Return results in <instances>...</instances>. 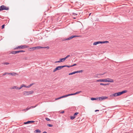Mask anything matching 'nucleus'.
<instances>
[{
  "label": "nucleus",
  "instance_id": "1",
  "mask_svg": "<svg viewBox=\"0 0 133 133\" xmlns=\"http://www.w3.org/2000/svg\"><path fill=\"white\" fill-rule=\"evenodd\" d=\"M34 92V91H24L23 92V95L26 96L28 95L32 94Z\"/></svg>",
  "mask_w": 133,
  "mask_h": 133
},
{
  "label": "nucleus",
  "instance_id": "23",
  "mask_svg": "<svg viewBox=\"0 0 133 133\" xmlns=\"http://www.w3.org/2000/svg\"><path fill=\"white\" fill-rule=\"evenodd\" d=\"M81 92H82V91H79L77 92H76V93H74L75 94V95H76L77 94H79Z\"/></svg>",
  "mask_w": 133,
  "mask_h": 133
},
{
  "label": "nucleus",
  "instance_id": "53",
  "mask_svg": "<svg viewBox=\"0 0 133 133\" xmlns=\"http://www.w3.org/2000/svg\"><path fill=\"white\" fill-rule=\"evenodd\" d=\"M43 133H47L46 131H44Z\"/></svg>",
  "mask_w": 133,
  "mask_h": 133
},
{
  "label": "nucleus",
  "instance_id": "39",
  "mask_svg": "<svg viewBox=\"0 0 133 133\" xmlns=\"http://www.w3.org/2000/svg\"><path fill=\"white\" fill-rule=\"evenodd\" d=\"M45 119L46 120L48 121H49L50 120L48 118H46Z\"/></svg>",
  "mask_w": 133,
  "mask_h": 133
},
{
  "label": "nucleus",
  "instance_id": "25",
  "mask_svg": "<svg viewBox=\"0 0 133 133\" xmlns=\"http://www.w3.org/2000/svg\"><path fill=\"white\" fill-rule=\"evenodd\" d=\"M116 93L117 94V96H120L121 95V93H120V92H117V93Z\"/></svg>",
  "mask_w": 133,
  "mask_h": 133
},
{
  "label": "nucleus",
  "instance_id": "6",
  "mask_svg": "<svg viewBox=\"0 0 133 133\" xmlns=\"http://www.w3.org/2000/svg\"><path fill=\"white\" fill-rule=\"evenodd\" d=\"M108 97L106 96H102L101 97H98L97 98H98L99 100H103L106 99L108 98Z\"/></svg>",
  "mask_w": 133,
  "mask_h": 133
},
{
  "label": "nucleus",
  "instance_id": "43",
  "mask_svg": "<svg viewBox=\"0 0 133 133\" xmlns=\"http://www.w3.org/2000/svg\"><path fill=\"white\" fill-rule=\"evenodd\" d=\"M22 88V85H21V86H20L19 87H18L19 90H20V89H21Z\"/></svg>",
  "mask_w": 133,
  "mask_h": 133
},
{
  "label": "nucleus",
  "instance_id": "52",
  "mask_svg": "<svg viewBox=\"0 0 133 133\" xmlns=\"http://www.w3.org/2000/svg\"><path fill=\"white\" fill-rule=\"evenodd\" d=\"M99 111V110H95V112H97V111Z\"/></svg>",
  "mask_w": 133,
  "mask_h": 133
},
{
  "label": "nucleus",
  "instance_id": "26",
  "mask_svg": "<svg viewBox=\"0 0 133 133\" xmlns=\"http://www.w3.org/2000/svg\"><path fill=\"white\" fill-rule=\"evenodd\" d=\"M97 99V98H95L92 97V98H91V100L92 101H94V100H96Z\"/></svg>",
  "mask_w": 133,
  "mask_h": 133
},
{
  "label": "nucleus",
  "instance_id": "18",
  "mask_svg": "<svg viewBox=\"0 0 133 133\" xmlns=\"http://www.w3.org/2000/svg\"><path fill=\"white\" fill-rule=\"evenodd\" d=\"M109 84V83H107V84H104L103 83H100V85H108Z\"/></svg>",
  "mask_w": 133,
  "mask_h": 133
},
{
  "label": "nucleus",
  "instance_id": "50",
  "mask_svg": "<svg viewBox=\"0 0 133 133\" xmlns=\"http://www.w3.org/2000/svg\"><path fill=\"white\" fill-rule=\"evenodd\" d=\"M83 70H79V73L80 72H83Z\"/></svg>",
  "mask_w": 133,
  "mask_h": 133
},
{
  "label": "nucleus",
  "instance_id": "16",
  "mask_svg": "<svg viewBox=\"0 0 133 133\" xmlns=\"http://www.w3.org/2000/svg\"><path fill=\"white\" fill-rule=\"evenodd\" d=\"M34 132L35 133H40L41 132V131L39 129H36L35 131Z\"/></svg>",
  "mask_w": 133,
  "mask_h": 133
},
{
  "label": "nucleus",
  "instance_id": "42",
  "mask_svg": "<svg viewBox=\"0 0 133 133\" xmlns=\"http://www.w3.org/2000/svg\"><path fill=\"white\" fill-rule=\"evenodd\" d=\"M76 65L77 64H74L71 65V66H72L71 67Z\"/></svg>",
  "mask_w": 133,
  "mask_h": 133
},
{
  "label": "nucleus",
  "instance_id": "10",
  "mask_svg": "<svg viewBox=\"0 0 133 133\" xmlns=\"http://www.w3.org/2000/svg\"><path fill=\"white\" fill-rule=\"evenodd\" d=\"M34 122H35V121H28L26 122H24V124H27L30 123H34Z\"/></svg>",
  "mask_w": 133,
  "mask_h": 133
},
{
  "label": "nucleus",
  "instance_id": "11",
  "mask_svg": "<svg viewBox=\"0 0 133 133\" xmlns=\"http://www.w3.org/2000/svg\"><path fill=\"white\" fill-rule=\"evenodd\" d=\"M11 89H16V90H19L18 87L17 86H14L12 87L11 88Z\"/></svg>",
  "mask_w": 133,
  "mask_h": 133
},
{
  "label": "nucleus",
  "instance_id": "46",
  "mask_svg": "<svg viewBox=\"0 0 133 133\" xmlns=\"http://www.w3.org/2000/svg\"><path fill=\"white\" fill-rule=\"evenodd\" d=\"M104 74V73L103 74H97V75H103Z\"/></svg>",
  "mask_w": 133,
  "mask_h": 133
},
{
  "label": "nucleus",
  "instance_id": "37",
  "mask_svg": "<svg viewBox=\"0 0 133 133\" xmlns=\"http://www.w3.org/2000/svg\"><path fill=\"white\" fill-rule=\"evenodd\" d=\"M6 74L9 75V73L5 72L3 75V76H4Z\"/></svg>",
  "mask_w": 133,
  "mask_h": 133
},
{
  "label": "nucleus",
  "instance_id": "13",
  "mask_svg": "<svg viewBox=\"0 0 133 133\" xmlns=\"http://www.w3.org/2000/svg\"><path fill=\"white\" fill-rule=\"evenodd\" d=\"M107 79L109 80H107V81H107V82H112V83H113L114 82V80L112 79H111V78H107Z\"/></svg>",
  "mask_w": 133,
  "mask_h": 133
},
{
  "label": "nucleus",
  "instance_id": "7",
  "mask_svg": "<svg viewBox=\"0 0 133 133\" xmlns=\"http://www.w3.org/2000/svg\"><path fill=\"white\" fill-rule=\"evenodd\" d=\"M19 49H21L27 48L28 46L26 45H21L19 46Z\"/></svg>",
  "mask_w": 133,
  "mask_h": 133
},
{
  "label": "nucleus",
  "instance_id": "3",
  "mask_svg": "<svg viewBox=\"0 0 133 133\" xmlns=\"http://www.w3.org/2000/svg\"><path fill=\"white\" fill-rule=\"evenodd\" d=\"M79 37V36L76 35L72 36H71L69 37L68 38L64 39L63 40H62V41H64L66 40H68L71 39H72L76 37Z\"/></svg>",
  "mask_w": 133,
  "mask_h": 133
},
{
  "label": "nucleus",
  "instance_id": "14",
  "mask_svg": "<svg viewBox=\"0 0 133 133\" xmlns=\"http://www.w3.org/2000/svg\"><path fill=\"white\" fill-rule=\"evenodd\" d=\"M60 70L58 66L53 71V72H55L57 70Z\"/></svg>",
  "mask_w": 133,
  "mask_h": 133
},
{
  "label": "nucleus",
  "instance_id": "9",
  "mask_svg": "<svg viewBox=\"0 0 133 133\" xmlns=\"http://www.w3.org/2000/svg\"><path fill=\"white\" fill-rule=\"evenodd\" d=\"M70 55H67L65 57V58H60V60H61V61H62V62H63L67 58L69 57L70 56Z\"/></svg>",
  "mask_w": 133,
  "mask_h": 133
},
{
  "label": "nucleus",
  "instance_id": "45",
  "mask_svg": "<svg viewBox=\"0 0 133 133\" xmlns=\"http://www.w3.org/2000/svg\"><path fill=\"white\" fill-rule=\"evenodd\" d=\"M34 84V83H32L30 84V85H30V87H31V86L32 85H33Z\"/></svg>",
  "mask_w": 133,
  "mask_h": 133
},
{
  "label": "nucleus",
  "instance_id": "35",
  "mask_svg": "<svg viewBox=\"0 0 133 133\" xmlns=\"http://www.w3.org/2000/svg\"><path fill=\"white\" fill-rule=\"evenodd\" d=\"M38 105V104H37L35 106H32L30 108H35V107H36V106H37Z\"/></svg>",
  "mask_w": 133,
  "mask_h": 133
},
{
  "label": "nucleus",
  "instance_id": "2",
  "mask_svg": "<svg viewBox=\"0 0 133 133\" xmlns=\"http://www.w3.org/2000/svg\"><path fill=\"white\" fill-rule=\"evenodd\" d=\"M9 9L8 7H6L4 5H2L0 7V11L4 10H8Z\"/></svg>",
  "mask_w": 133,
  "mask_h": 133
},
{
  "label": "nucleus",
  "instance_id": "28",
  "mask_svg": "<svg viewBox=\"0 0 133 133\" xmlns=\"http://www.w3.org/2000/svg\"><path fill=\"white\" fill-rule=\"evenodd\" d=\"M47 125L49 127H52L53 126L51 124H47Z\"/></svg>",
  "mask_w": 133,
  "mask_h": 133
},
{
  "label": "nucleus",
  "instance_id": "51",
  "mask_svg": "<svg viewBox=\"0 0 133 133\" xmlns=\"http://www.w3.org/2000/svg\"><path fill=\"white\" fill-rule=\"evenodd\" d=\"M64 112V111H61V112H60V113H61L63 114V113Z\"/></svg>",
  "mask_w": 133,
  "mask_h": 133
},
{
  "label": "nucleus",
  "instance_id": "40",
  "mask_svg": "<svg viewBox=\"0 0 133 133\" xmlns=\"http://www.w3.org/2000/svg\"><path fill=\"white\" fill-rule=\"evenodd\" d=\"M5 26V25L4 24L2 25V29H3L4 28Z\"/></svg>",
  "mask_w": 133,
  "mask_h": 133
},
{
  "label": "nucleus",
  "instance_id": "55",
  "mask_svg": "<svg viewBox=\"0 0 133 133\" xmlns=\"http://www.w3.org/2000/svg\"><path fill=\"white\" fill-rule=\"evenodd\" d=\"M91 14V13L89 14V16H90V15Z\"/></svg>",
  "mask_w": 133,
  "mask_h": 133
},
{
  "label": "nucleus",
  "instance_id": "30",
  "mask_svg": "<svg viewBox=\"0 0 133 133\" xmlns=\"http://www.w3.org/2000/svg\"><path fill=\"white\" fill-rule=\"evenodd\" d=\"M68 96V95H63V96H62L61 97H62V98H63L65 97H67Z\"/></svg>",
  "mask_w": 133,
  "mask_h": 133
},
{
  "label": "nucleus",
  "instance_id": "27",
  "mask_svg": "<svg viewBox=\"0 0 133 133\" xmlns=\"http://www.w3.org/2000/svg\"><path fill=\"white\" fill-rule=\"evenodd\" d=\"M42 48H44V49L46 48L47 49H49V46H46V47H42Z\"/></svg>",
  "mask_w": 133,
  "mask_h": 133
},
{
  "label": "nucleus",
  "instance_id": "20",
  "mask_svg": "<svg viewBox=\"0 0 133 133\" xmlns=\"http://www.w3.org/2000/svg\"><path fill=\"white\" fill-rule=\"evenodd\" d=\"M110 96L111 97H113V96L116 97V96H117V94H116V93H115L113 94H112V95H110Z\"/></svg>",
  "mask_w": 133,
  "mask_h": 133
},
{
  "label": "nucleus",
  "instance_id": "34",
  "mask_svg": "<svg viewBox=\"0 0 133 133\" xmlns=\"http://www.w3.org/2000/svg\"><path fill=\"white\" fill-rule=\"evenodd\" d=\"M79 114L78 112H75L74 114V116H75L77 115V114Z\"/></svg>",
  "mask_w": 133,
  "mask_h": 133
},
{
  "label": "nucleus",
  "instance_id": "54",
  "mask_svg": "<svg viewBox=\"0 0 133 133\" xmlns=\"http://www.w3.org/2000/svg\"><path fill=\"white\" fill-rule=\"evenodd\" d=\"M25 110H26V109H23V110H22V111H24Z\"/></svg>",
  "mask_w": 133,
  "mask_h": 133
},
{
  "label": "nucleus",
  "instance_id": "19",
  "mask_svg": "<svg viewBox=\"0 0 133 133\" xmlns=\"http://www.w3.org/2000/svg\"><path fill=\"white\" fill-rule=\"evenodd\" d=\"M75 118V116H74V115L73 116H70V119L71 120L74 119V118Z\"/></svg>",
  "mask_w": 133,
  "mask_h": 133
},
{
  "label": "nucleus",
  "instance_id": "8",
  "mask_svg": "<svg viewBox=\"0 0 133 133\" xmlns=\"http://www.w3.org/2000/svg\"><path fill=\"white\" fill-rule=\"evenodd\" d=\"M107 79H100L99 80H97V82H107V81H107Z\"/></svg>",
  "mask_w": 133,
  "mask_h": 133
},
{
  "label": "nucleus",
  "instance_id": "32",
  "mask_svg": "<svg viewBox=\"0 0 133 133\" xmlns=\"http://www.w3.org/2000/svg\"><path fill=\"white\" fill-rule=\"evenodd\" d=\"M3 64H5V65H8L9 64V63L8 62H4L3 63H2Z\"/></svg>",
  "mask_w": 133,
  "mask_h": 133
},
{
  "label": "nucleus",
  "instance_id": "48",
  "mask_svg": "<svg viewBox=\"0 0 133 133\" xmlns=\"http://www.w3.org/2000/svg\"><path fill=\"white\" fill-rule=\"evenodd\" d=\"M72 14H73L74 15H77V14H76L75 13H73Z\"/></svg>",
  "mask_w": 133,
  "mask_h": 133
},
{
  "label": "nucleus",
  "instance_id": "41",
  "mask_svg": "<svg viewBox=\"0 0 133 133\" xmlns=\"http://www.w3.org/2000/svg\"><path fill=\"white\" fill-rule=\"evenodd\" d=\"M22 85V87H24L26 88V86L24 85V84H23Z\"/></svg>",
  "mask_w": 133,
  "mask_h": 133
},
{
  "label": "nucleus",
  "instance_id": "38",
  "mask_svg": "<svg viewBox=\"0 0 133 133\" xmlns=\"http://www.w3.org/2000/svg\"><path fill=\"white\" fill-rule=\"evenodd\" d=\"M14 50L19 49V46H18L17 47H16L14 49Z\"/></svg>",
  "mask_w": 133,
  "mask_h": 133
},
{
  "label": "nucleus",
  "instance_id": "49",
  "mask_svg": "<svg viewBox=\"0 0 133 133\" xmlns=\"http://www.w3.org/2000/svg\"><path fill=\"white\" fill-rule=\"evenodd\" d=\"M75 73H79V71H75Z\"/></svg>",
  "mask_w": 133,
  "mask_h": 133
},
{
  "label": "nucleus",
  "instance_id": "5",
  "mask_svg": "<svg viewBox=\"0 0 133 133\" xmlns=\"http://www.w3.org/2000/svg\"><path fill=\"white\" fill-rule=\"evenodd\" d=\"M42 47H41L39 46L33 47L30 48V49H31L32 50H34L36 49H38L41 48H42Z\"/></svg>",
  "mask_w": 133,
  "mask_h": 133
},
{
  "label": "nucleus",
  "instance_id": "22",
  "mask_svg": "<svg viewBox=\"0 0 133 133\" xmlns=\"http://www.w3.org/2000/svg\"><path fill=\"white\" fill-rule=\"evenodd\" d=\"M58 67H59V70L61 69L62 68H63L65 67L64 65H63V66H58Z\"/></svg>",
  "mask_w": 133,
  "mask_h": 133
},
{
  "label": "nucleus",
  "instance_id": "15",
  "mask_svg": "<svg viewBox=\"0 0 133 133\" xmlns=\"http://www.w3.org/2000/svg\"><path fill=\"white\" fill-rule=\"evenodd\" d=\"M16 74H17L16 73L14 72H13L12 73H9V75H10L12 76H15Z\"/></svg>",
  "mask_w": 133,
  "mask_h": 133
},
{
  "label": "nucleus",
  "instance_id": "4",
  "mask_svg": "<svg viewBox=\"0 0 133 133\" xmlns=\"http://www.w3.org/2000/svg\"><path fill=\"white\" fill-rule=\"evenodd\" d=\"M25 51L23 50H19V51H12L11 52V53L14 54H16L20 52H24Z\"/></svg>",
  "mask_w": 133,
  "mask_h": 133
},
{
  "label": "nucleus",
  "instance_id": "17",
  "mask_svg": "<svg viewBox=\"0 0 133 133\" xmlns=\"http://www.w3.org/2000/svg\"><path fill=\"white\" fill-rule=\"evenodd\" d=\"M127 92V91L126 90H124V91H122L121 92H120V93H121V95L122 94H123L124 93H126V92Z\"/></svg>",
  "mask_w": 133,
  "mask_h": 133
},
{
  "label": "nucleus",
  "instance_id": "24",
  "mask_svg": "<svg viewBox=\"0 0 133 133\" xmlns=\"http://www.w3.org/2000/svg\"><path fill=\"white\" fill-rule=\"evenodd\" d=\"M76 74L75 71H74V72H72L69 73V75H72L73 74Z\"/></svg>",
  "mask_w": 133,
  "mask_h": 133
},
{
  "label": "nucleus",
  "instance_id": "33",
  "mask_svg": "<svg viewBox=\"0 0 133 133\" xmlns=\"http://www.w3.org/2000/svg\"><path fill=\"white\" fill-rule=\"evenodd\" d=\"M75 95V94L74 93V94H68V96H72V95Z\"/></svg>",
  "mask_w": 133,
  "mask_h": 133
},
{
  "label": "nucleus",
  "instance_id": "31",
  "mask_svg": "<svg viewBox=\"0 0 133 133\" xmlns=\"http://www.w3.org/2000/svg\"><path fill=\"white\" fill-rule=\"evenodd\" d=\"M71 66H71V65L70 66H68V65H64V67H68V68H70V67H71Z\"/></svg>",
  "mask_w": 133,
  "mask_h": 133
},
{
  "label": "nucleus",
  "instance_id": "29",
  "mask_svg": "<svg viewBox=\"0 0 133 133\" xmlns=\"http://www.w3.org/2000/svg\"><path fill=\"white\" fill-rule=\"evenodd\" d=\"M62 61H61V60H59L58 61H56L55 62V63H60L61 62H62Z\"/></svg>",
  "mask_w": 133,
  "mask_h": 133
},
{
  "label": "nucleus",
  "instance_id": "21",
  "mask_svg": "<svg viewBox=\"0 0 133 133\" xmlns=\"http://www.w3.org/2000/svg\"><path fill=\"white\" fill-rule=\"evenodd\" d=\"M109 43V41H101V43Z\"/></svg>",
  "mask_w": 133,
  "mask_h": 133
},
{
  "label": "nucleus",
  "instance_id": "12",
  "mask_svg": "<svg viewBox=\"0 0 133 133\" xmlns=\"http://www.w3.org/2000/svg\"><path fill=\"white\" fill-rule=\"evenodd\" d=\"M101 43V41H98V42H94L93 43V44L94 45H96L97 44H99L100 43Z\"/></svg>",
  "mask_w": 133,
  "mask_h": 133
},
{
  "label": "nucleus",
  "instance_id": "36",
  "mask_svg": "<svg viewBox=\"0 0 133 133\" xmlns=\"http://www.w3.org/2000/svg\"><path fill=\"white\" fill-rule=\"evenodd\" d=\"M61 98H62V97L61 96V97H59L58 98H56L55 99L56 100H58L59 99H61Z\"/></svg>",
  "mask_w": 133,
  "mask_h": 133
},
{
  "label": "nucleus",
  "instance_id": "44",
  "mask_svg": "<svg viewBox=\"0 0 133 133\" xmlns=\"http://www.w3.org/2000/svg\"><path fill=\"white\" fill-rule=\"evenodd\" d=\"M30 109L31 108L30 107L29 108H28V107L26 109V110H28Z\"/></svg>",
  "mask_w": 133,
  "mask_h": 133
},
{
  "label": "nucleus",
  "instance_id": "47",
  "mask_svg": "<svg viewBox=\"0 0 133 133\" xmlns=\"http://www.w3.org/2000/svg\"><path fill=\"white\" fill-rule=\"evenodd\" d=\"M30 85H28V86H26V88H30Z\"/></svg>",
  "mask_w": 133,
  "mask_h": 133
}]
</instances>
